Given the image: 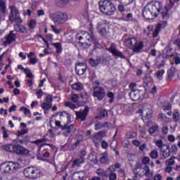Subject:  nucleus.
I'll list each match as a JSON object with an SVG mask.
<instances>
[{
	"instance_id": "0e129e2a",
	"label": "nucleus",
	"mask_w": 180,
	"mask_h": 180,
	"mask_svg": "<svg viewBox=\"0 0 180 180\" xmlns=\"http://www.w3.org/2000/svg\"><path fill=\"white\" fill-rule=\"evenodd\" d=\"M37 95L38 99H40V98H41L43 96V90L38 89L37 91Z\"/></svg>"
},
{
	"instance_id": "13d9d810",
	"label": "nucleus",
	"mask_w": 180,
	"mask_h": 180,
	"mask_svg": "<svg viewBox=\"0 0 180 180\" xmlns=\"http://www.w3.org/2000/svg\"><path fill=\"white\" fill-rule=\"evenodd\" d=\"M150 157L151 158H157L158 157V152L157 150H153L150 153Z\"/></svg>"
},
{
	"instance_id": "20e7f679",
	"label": "nucleus",
	"mask_w": 180,
	"mask_h": 180,
	"mask_svg": "<svg viewBox=\"0 0 180 180\" xmlns=\"http://www.w3.org/2000/svg\"><path fill=\"white\" fill-rule=\"evenodd\" d=\"M2 148L7 153H15L18 155L29 154V150L20 145L8 144L3 146Z\"/></svg>"
},
{
	"instance_id": "a18cd8bd",
	"label": "nucleus",
	"mask_w": 180,
	"mask_h": 180,
	"mask_svg": "<svg viewBox=\"0 0 180 180\" xmlns=\"http://www.w3.org/2000/svg\"><path fill=\"white\" fill-rule=\"evenodd\" d=\"M27 133H29V129H22L20 131H18L17 132V136H23L25 134H27Z\"/></svg>"
},
{
	"instance_id": "052dcab7",
	"label": "nucleus",
	"mask_w": 180,
	"mask_h": 180,
	"mask_svg": "<svg viewBox=\"0 0 180 180\" xmlns=\"http://www.w3.org/2000/svg\"><path fill=\"white\" fill-rule=\"evenodd\" d=\"M124 20L129 22V20H131L133 19V14L129 13L126 17H124Z\"/></svg>"
},
{
	"instance_id": "412c9836",
	"label": "nucleus",
	"mask_w": 180,
	"mask_h": 180,
	"mask_svg": "<svg viewBox=\"0 0 180 180\" xmlns=\"http://www.w3.org/2000/svg\"><path fill=\"white\" fill-rule=\"evenodd\" d=\"M16 39V34H13V31H11L9 34L6 37V40L3 41L4 46H8L11 44L12 41H15Z\"/></svg>"
},
{
	"instance_id": "a211bd4d",
	"label": "nucleus",
	"mask_w": 180,
	"mask_h": 180,
	"mask_svg": "<svg viewBox=\"0 0 180 180\" xmlns=\"http://www.w3.org/2000/svg\"><path fill=\"white\" fill-rule=\"evenodd\" d=\"M76 116L78 119H80L82 122L86 119L88 113H89V108L86 107L84 110H80L79 112L75 111Z\"/></svg>"
},
{
	"instance_id": "9b49d317",
	"label": "nucleus",
	"mask_w": 180,
	"mask_h": 180,
	"mask_svg": "<svg viewBox=\"0 0 180 180\" xmlns=\"http://www.w3.org/2000/svg\"><path fill=\"white\" fill-rule=\"evenodd\" d=\"M51 18L55 23H65L68 19L67 15L64 13H56L51 15Z\"/></svg>"
},
{
	"instance_id": "3c124183",
	"label": "nucleus",
	"mask_w": 180,
	"mask_h": 180,
	"mask_svg": "<svg viewBox=\"0 0 180 180\" xmlns=\"http://www.w3.org/2000/svg\"><path fill=\"white\" fill-rule=\"evenodd\" d=\"M20 110L22 112H24V115H30V110H29L26 107H21L20 108Z\"/></svg>"
},
{
	"instance_id": "2f4dec72",
	"label": "nucleus",
	"mask_w": 180,
	"mask_h": 180,
	"mask_svg": "<svg viewBox=\"0 0 180 180\" xmlns=\"http://www.w3.org/2000/svg\"><path fill=\"white\" fill-rule=\"evenodd\" d=\"M53 46H55V49H56V53L58 54H61L63 52V46H61V43H55L53 44Z\"/></svg>"
},
{
	"instance_id": "4468645a",
	"label": "nucleus",
	"mask_w": 180,
	"mask_h": 180,
	"mask_svg": "<svg viewBox=\"0 0 180 180\" xmlns=\"http://www.w3.org/2000/svg\"><path fill=\"white\" fill-rule=\"evenodd\" d=\"M93 96H94V98H97L98 101H102V99L105 98V90L102 87H95Z\"/></svg>"
},
{
	"instance_id": "473e14b6",
	"label": "nucleus",
	"mask_w": 180,
	"mask_h": 180,
	"mask_svg": "<svg viewBox=\"0 0 180 180\" xmlns=\"http://www.w3.org/2000/svg\"><path fill=\"white\" fill-rule=\"evenodd\" d=\"M90 65H91V67H97V65H99V63H101V59L100 58H97V59H94V58H91L89 60Z\"/></svg>"
},
{
	"instance_id": "69168bd1",
	"label": "nucleus",
	"mask_w": 180,
	"mask_h": 180,
	"mask_svg": "<svg viewBox=\"0 0 180 180\" xmlns=\"http://www.w3.org/2000/svg\"><path fill=\"white\" fill-rule=\"evenodd\" d=\"M78 99H79V96L77 94H72V102H78Z\"/></svg>"
},
{
	"instance_id": "7ed1b4c3",
	"label": "nucleus",
	"mask_w": 180,
	"mask_h": 180,
	"mask_svg": "<svg viewBox=\"0 0 180 180\" xmlns=\"http://www.w3.org/2000/svg\"><path fill=\"white\" fill-rule=\"evenodd\" d=\"M20 165L15 162H6L0 165V174H13L20 169Z\"/></svg>"
},
{
	"instance_id": "0eeeda50",
	"label": "nucleus",
	"mask_w": 180,
	"mask_h": 180,
	"mask_svg": "<svg viewBox=\"0 0 180 180\" xmlns=\"http://www.w3.org/2000/svg\"><path fill=\"white\" fill-rule=\"evenodd\" d=\"M40 169L35 167H28L24 169V175L28 179H37L41 176Z\"/></svg>"
},
{
	"instance_id": "338daca9",
	"label": "nucleus",
	"mask_w": 180,
	"mask_h": 180,
	"mask_svg": "<svg viewBox=\"0 0 180 180\" xmlns=\"http://www.w3.org/2000/svg\"><path fill=\"white\" fill-rule=\"evenodd\" d=\"M0 115H4V116L8 115V110L0 108Z\"/></svg>"
},
{
	"instance_id": "ea45409f",
	"label": "nucleus",
	"mask_w": 180,
	"mask_h": 180,
	"mask_svg": "<svg viewBox=\"0 0 180 180\" xmlns=\"http://www.w3.org/2000/svg\"><path fill=\"white\" fill-rule=\"evenodd\" d=\"M36 20H30L28 22V27L30 29H31V30H33V29L36 27Z\"/></svg>"
},
{
	"instance_id": "bf43d9fd",
	"label": "nucleus",
	"mask_w": 180,
	"mask_h": 180,
	"mask_svg": "<svg viewBox=\"0 0 180 180\" xmlns=\"http://www.w3.org/2000/svg\"><path fill=\"white\" fill-rule=\"evenodd\" d=\"M173 58H174V63H175V64L176 65H178V64H180V58H179V56H173Z\"/></svg>"
},
{
	"instance_id": "72a5a7b5",
	"label": "nucleus",
	"mask_w": 180,
	"mask_h": 180,
	"mask_svg": "<svg viewBox=\"0 0 180 180\" xmlns=\"http://www.w3.org/2000/svg\"><path fill=\"white\" fill-rule=\"evenodd\" d=\"M63 117L66 119L68 122H70V120H71V118L70 117V114H68V112H67L66 111L60 112V119H63Z\"/></svg>"
},
{
	"instance_id": "09e8293b",
	"label": "nucleus",
	"mask_w": 180,
	"mask_h": 180,
	"mask_svg": "<svg viewBox=\"0 0 180 180\" xmlns=\"http://www.w3.org/2000/svg\"><path fill=\"white\" fill-rule=\"evenodd\" d=\"M108 98H110L109 102L110 103H112V102L115 101V94L112 92H108L107 94Z\"/></svg>"
},
{
	"instance_id": "1a4fd4ad",
	"label": "nucleus",
	"mask_w": 180,
	"mask_h": 180,
	"mask_svg": "<svg viewBox=\"0 0 180 180\" xmlns=\"http://www.w3.org/2000/svg\"><path fill=\"white\" fill-rule=\"evenodd\" d=\"M175 2H179V0H169V4L162 9L160 13L163 19H168L169 18V10L172 9Z\"/></svg>"
},
{
	"instance_id": "bb28decb",
	"label": "nucleus",
	"mask_w": 180,
	"mask_h": 180,
	"mask_svg": "<svg viewBox=\"0 0 180 180\" xmlns=\"http://www.w3.org/2000/svg\"><path fill=\"white\" fill-rule=\"evenodd\" d=\"M46 140L44 139H38L35 141H32V143H33L34 144H36L37 146H39V151H40V150H41V147H44V146H51L50 144H46V143H43L44 141H45Z\"/></svg>"
},
{
	"instance_id": "c85d7f7f",
	"label": "nucleus",
	"mask_w": 180,
	"mask_h": 180,
	"mask_svg": "<svg viewBox=\"0 0 180 180\" xmlns=\"http://www.w3.org/2000/svg\"><path fill=\"white\" fill-rule=\"evenodd\" d=\"M72 89H74L75 91H82V89H84V86L79 83H75L72 85Z\"/></svg>"
},
{
	"instance_id": "4be33fe9",
	"label": "nucleus",
	"mask_w": 180,
	"mask_h": 180,
	"mask_svg": "<svg viewBox=\"0 0 180 180\" xmlns=\"http://www.w3.org/2000/svg\"><path fill=\"white\" fill-rule=\"evenodd\" d=\"M105 136H106V132L103 131H101L98 134H96L93 137V141L95 143V145L98 146L99 141H101L102 139H103V137H105Z\"/></svg>"
},
{
	"instance_id": "cd10ccee",
	"label": "nucleus",
	"mask_w": 180,
	"mask_h": 180,
	"mask_svg": "<svg viewBox=\"0 0 180 180\" xmlns=\"http://www.w3.org/2000/svg\"><path fill=\"white\" fill-rule=\"evenodd\" d=\"M14 29L16 32H20V33H26V27L19 24L14 25Z\"/></svg>"
},
{
	"instance_id": "aec40b11",
	"label": "nucleus",
	"mask_w": 180,
	"mask_h": 180,
	"mask_svg": "<svg viewBox=\"0 0 180 180\" xmlns=\"http://www.w3.org/2000/svg\"><path fill=\"white\" fill-rule=\"evenodd\" d=\"M108 51H110V53H112V56H115V57H120V58H124L123 53H122V52L116 49L115 44H112L110 47L108 49Z\"/></svg>"
},
{
	"instance_id": "37998d69",
	"label": "nucleus",
	"mask_w": 180,
	"mask_h": 180,
	"mask_svg": "<svg viewBox=\"0 0 180 180\" xmlns=\"http://www.w3.org/2000/svg\"><path fill=\"white\" fill-rule=\"evenodd\" d=\"M41 108L44 110H49V109H50L51 108V103H44L42 105H41Z\"/></svg>"
},
{
	"instance_id": "f03ea898",
	"label": "nucleus",
	"mask_w": 180,
	"mask_h": 180,
	"mask_svg": "<svg viewBox=\"0 0 180 180\" xmlns=\"http://www.w3.org/2000/svg\"><path fill=\"white\" fill-rule=\"evenodd\" d=\"M77 40H79V43L81 46H84L85 49L89 47L95 42L94 41V34L92 30H90V33L85 31H81L78 32L76 35ZM81 40L85 41L84 42H81Z\"/></svg>"
},
{
	"instance_id": "c03bdc74",
	"label": "nucleus",
	"mask_w": 180,
	"mask_h": 180,
	"mask_svg": "<svg viewBox=\"0 0 180 180\" xmlns=\"http://www.w3.org/2000/svg\"><path fill=\"white\" fill-rule=\"evenodd\" d=\"M179 112L178 110H175L174 112L173 113V119L175 122H179Z\"/></svg>"
},
{
	"instance_id": "8fccbe9b",
	"label": "nucleus",
	"mask_w": 180,
	"mask_h": 180,
	"mask_svg": "<svg viewBox=\"0 0 180 180\" xmlns=\"http://www.w3.org/2000/svg\"><path fill=\"white\" fill-rule=\"evenodd\" d=\"M1 130L3 131L4 139H8V137H9V134H8V130H6V128H5V127H2Z\"/></svg>"
},
{
	"instance_id": "e433bc0d",
	"label": "nucleus",
	"mask_w": 180,
	"mask_h": 180,
	"mask_svg": "<svg viewBox=\"0 0 180 180\" xmlns=\"http://www.w3.org/2000/svg\"><path fill=\"white\" fill-rule=\"evenodd\" d=\"M164 74H165V70H160L156 72L155 76L158 78V79H162Z\"/></svg>"
},
{
	"instance_id": "774afa93",
	"label": "nucleus",
	"mask_w": 180,
	"mask_h": 180,
	"mask_svg": "<svg viewBox=\"0 0 180 180\" xmlns=\"http://www.w3.org/2000/svg\"><path fill=\"white\" fill-rule=\"evenodd\" d=\"M154 180H162V175L158 174L154 176Z\"/></svg>"
},
{
	"instance_id": "a19ab883",
	"label": "nucleus",
	"mask_w": 180,
	"mask_h": 180,
	"mask_svg": "<svg viewBox=\"0 0 180 180\" xmlns=\"http://www.w3.org/2000/svg\"><path fill=\"white\" fill-rule=\"evenodd\" d=\"M156 131H158V125L152 126V127L148 129V132H149L150 134H154V133H156Z\"/></svg>"
},
{
	"instance_id": "39448f33",
	"label": "nucleus",
	"mask_w": 180,
	"mask_h": 180,
	"mask_svg": "<svg viewBox=\"0 0 180 180\" xmlns=\"http://www.w3.org/2000/svg\"><path fill=\"white\" fill-rule=\"evenodd\" d=\"M99 8L101 12L104 13V15H111L115 13L116 8L115 5L112 4L109 0L101 1L99 2Z\"/></svg>"
},
{
	"instance_id": "c756f323",
	"label": "nucleus",
	"mask_w": 180,
	"mask_h": 180,
	"mask_svg": "<svg viewBox=\"0 0 180 180\" xmlns=\"http://www.w3.org/2000/svg\"><path fill=\"white\" fill-rule=\"evenodd\" d=\"M100 161L102 164H106L109 161V158L108 157V153H104L101 154L100 158Z\"/></svg>"
},
{
	"instance_id": "603ef678",
	"label": "nucleus",
	"mask_w": 180,
	"mask_h": 180,
	"mask_svg": "<svg viewBox=\"0 0 180 180\" xmlns=\"http://www.w3.org/2000/svg\"><path fill=\"white\" fill-rule=\"evenodd\" d=\"M30 63L32 65H34L35 64H37V63H39V59L36 57L31 58L30 59Z\"/></svg>"
},
{
	"instance_id": "393cba45",
	"label": "nucleus",
	"mask_w": 180,
	"mask_h": 180,
	"mask_svg": "<svg viewBox=\"0 0 180 180\" xmlns=\"http://www.w3.org/2000/svg\"><path fill=\"white\" fill-rule=\"evenodd\" d=\"M62 130L64 136H68V134H70V133H72L75 129H74V125L71 124L69 126L65 125L64 127H62Z\"/></svg>"
},
{
	"instance_id": "864d4df0",
	"label": "nucleus",
	"mask_w": 180,
	"mask_h": 180,
	"mask_svg": "<svg viewBox=\"0 0 180 180\" xmlns=\"http://www.w3.org/2000/svg\"><path fill=\"white\" fill-rule=\"evenodd\" d=\"M65 106H68V108H70V109H75L76 106L74 105V103H70L69 101H66L65 103Z\"/></svg>"
},
{
	"instance_id": "de8ad7c7",
	"label": "nucleus",
	"mask_w": 180,
	"mask_h": 180,
	"mask_svg": "<svg viewBox=\"0 0 180 180\" xmlns=\"http://www.w3.org/2000/svg\"><path fill=\"white\" fill-rule=\"evenodd\" d=\"M174 158H170L169 160L166 161V165L168 167H172L174 164H175V160H174Z\"/></svg>"
},
{
	"instance_id": "4c0bfd02",
	"label": "nucleus",
	"mask_w": 180,
	"mask_h": 180,
	"mask_svg": "<svg viewBox=\"0 0 180 180\" xmlns=\"http://www.w3.org/2000/svg\"><path fill=\"white\" fill-rule=\"evenodd\" d=\"M80 164H84V158L80 157L79 158L76 159L73 162V166H79Z\"/></svg>"
},
{
	"instance_id": "9d476101",
	"label": "nucleus",
	"mask_w": 180,
	"mask_h": 180,
	"mask_svg": "<svg viewBox=\"0 0 180 180\" xmlns=\"http://www.w3.org/2000/svg\"><path fill=\"white\" fill-rule=\"evenodd\" d=\"M155 143L158 148H160L164 158H168L169 157V146L164 145L161 139L155 141Z\"/></svg>"
},
{
	"instance_id": "5fc2aeb1",
	"label": "nucleus",
	"mask_w": 180,
	"mask_h": 180,
	"mask_svg": "<svg viewBox=\"0 0 180 180\" xmlns=\"http://www.w3.org/2000/svg\"><path fill=\"white\" fill-rule=\"evenodd\" d=\"M162 109L163 110H169V109H171V105L169 103H166L162 105Z\"/></svg>"
},
{
	"instance_id": "e2e57ef3",
	"label": "nucleus",
	"mask_w": 180,
	"mask_h": 180,
	"mask_svg": "<svg viewBox=\"0 0 180 180\" xmlns=\"http://www.w3.org/2000/svg\"><path fill=\"white\" fill-rule=\"evenodd\" d=\"M167 140L170 143H174L175 141V136L174 135H168Z\"/></svg>"
},
{
	"instance_id": "dca6fc26",
	"label": "nucleus",
	"mask_w": 180,
	"mask_h": 180,
	"mask_svg": "<svg viewBox=\"0 0 180 180\" xmlns=\"http://www.w3.org/2000/svg\"><path fill=\"white\" fill-rule=\"evenodd\" d=\"M6 1L0 0V22L5 20V13H6Z\"/></svg>"
},
{
	"instance_id": "79ce46f5",
	"label": "nucleus",
	"mask_w": 180,
	"mask_h": 180,
	"mask_svg": "<svg viewBox=\"0 0 180 180\" xmlns=\"http://www.w3.org/2000/svg\"><path fill=\"white\" fill-rule=\"evenodd\" d=\"M169 155L171 154V153L172 154H175L176 153V151H178V146H176V145L174 144L171 146V148H169Z\"/></svg>"
},
{
	"instance_id": "6e6d98bb",
	"label": "nucleus",
	"mask_w": 180,
	"mask_h": 180,
	"mask_svg": "<svg viewBox=\"0 0 180 180\" xmlns=\"http://www.w3.org/2000/svg\"><path fill=\"white\" fill-rule=\"evenodd\" d=\"M145 170H146V175L147 176H153V173L151 172H150V167H148V166H146L145 167Z\"/></svg>"
},
{
	"instance_id": "49530a36",
	"label": "nucleus",
	"mask_w": 180,
	"mask_h": 180,
	"mask_svg": "<svg viewBox=\"0 0 180 180\" xmlns=\"http://www.w3.org/2000/svg\"><path fill=\"white\" fill-rule=\"evenodd\" d=\"M89 159L91 161H93L95 164H98V158H96V155L95 153H91L89 155Z\"/></svg>"
},
{
	"instance_id": "5701e85b",
	"label": "nucleus",
	"mask_w": 180,
	"mask_h": 180,
	"mask_svg": "<svg viewBox=\"0 0 180 180\" xmlns=\"http://www.w3.org/2000/svg\"><path fill=\"white\" fill-rule=\"evenodd\" d=\"M139 113H141V116H142V117H146V119H150V117H151L153 110L150 108H146L143 110H139Z\"/></svg>"
},
{
	"instance_id": "6e6552de",
	"label": "nucleus",
	"mask_w": 180,
	"mask_h": 180,
	"mask_svg": "<svg viewBox=\"0 0 180 180\" xmlns=\"http://www.w3.org/2000/svg\"><path fill=\"white\" fill-rule=\"evenodd\" d=\"M11 15L9 16L10 20L12 23H22V19L19 16V11L15 6H10Z\"/></svg>"
},
{
	"instance_id": "f8f14e48",
	"label": "nucleus",
	"mask_w": 180,
	"mask_h": 180,
	"mask_svg": "<svg viewBox=\"0 0 180 180\" xmlns=\"http://www.w3.org/2000/svg\"><path fill=\"white\" fill-rule=\"evenodd\" d=\"M24 73L25 74L26 78H28L25 80V82L29 88L32 89L33 88V84H34V75L32 73V70L27 68L24 70Z\"/></svg>"
},
{
	"instance_id": "a878e982",
	"label": "nucleus",
	"mask_w": 180,
	"mask_h": 180,
	"mask_svg": "<svg viewBox=\"0 0 180 180\" xmlns=\"http://www.w3.org/2000/svg\"><path fill=\"white\" fill-rule=\"evenodd\" d=\"M97 29L98 33L101 34L102 36H105V34L106 33V28L105 26V23L103 22H98L97 25Z\"/></svg>"
},
{
	"instance_id": "423d86ee",
	"label": "nucleus",
	"mask_w": 180,
	"mask_h": 180,
	"mask_svg": "<svg viewBox=\"0 0 180 180\" xmlns=\"http://www.w3.org/2000/svg\"><path fill=\"white\" fill-rule=\"evenodd\" d=\"M124 44L127 47H129V49H133L134 51L136 53H139L144 47L143 41H137V39L135 37L126 39Z\"/></svg>"
},
{
	"instance_id": "f257e3e1",
	"label": "nucleus",
	"mask_w": 180,
	"mask_h": 180,
	"mask_svg": "<svg viewBox=\"0 0 180 180\" xmlns=\"http://www.w3.org/2000/svg\"><path fill=\"white\" fill-rule=\"evenodd\" d=\"M161 9H162V3H161V1H151L144 7L143 10V16L146 20L157 18Z\"/></svg>"
},
{
	"instance_id": "f3484780",
	"label": "nucleus",
	"mask_w": 180,
	"mask_h": 180,
	"mask_svg": "<svg viewBox=\"0 0 180 180\" xmlns=\"http://www.w3.org/2000/svg\"><path fill=\"white\" fill-rule=\"evenodd\" d=\"M76 74L77 75H84L86 71V64L84 63H79L75 67Z\"/></svg>"
},
{
	"instance_id": "6ab92c4d",
	"label": "nucleus",
	"mask_w": 180,
	"mask_h": 180,
	"mask_svg": "<svg viewBox=\"0 0 180 180\" xmlns=\"http://www.w3.org/2000/svg\"><path fill=\"white\" fill-rule=\"evenodd\" d=\"M120 5L118 6V11L123 13V12H126V9H124V6H127V5H130L133 0H118Z\"/></svg>"
},
{
	"instance_id": "680f3d73",
	"label": "nucleus",
	"mask_w": 180,
	"mask_h": 180,
	"mask_svg": "<svg viewBox=\"0 0 180 180\" xmlns=\"http://www.w3.org/2000/svg\"><path fill=\"white\" fill-rule=\"evenodd\" d=\"M51 27L53 32H54V33H56V34H58V33H60V30L57 28L56 25H51Z\"/></svg>"
},
{
	"instance_id": "b1692460",
	"label": "nucleus",
	"mask_w": 180,
	"mask_h": 180,
	"mask_svg": "<svg viewBox=\"0 0 180 180\" xmlns=\"http://www.w3.org/2000/svg\"><path fill=\"white\" fill-rule=\"evenodd\" d=\"M109 176L110 180H115L117 178L116 173H115V167L113 165L110 166L108 169V172H107V176Z\"/></svg>"
},
{
	"instance_id": "f704fd0d",
	"label": "nucleus",
	"mask_w": 180,
	"mask_h": 180,
	"mask_svg": "<svg viewBox=\"0 0 180 180\" xmlns=\"http://www.w3.org/2000/svg\"><path fill=\"white\" fill-rule=\"evenodd\" d=\"M159 119L163 122L164 123H169V122H171V119L169 117H167L164 114H160L159 115Z\"/></svg>"
},
{
	"instance_id": "2eb2a0df",
	"label": "nucleus",
	"mask_w": 180,
	"mask_h": 180,
	"mask_svg": "<svg viewBox=\"0 0 180 180\" xmlns=\"http://www.w3.org/2000/svg\"><path fill=\"white\" fill-rule=\"evenodd\" d=\"M168 22L167 21H160L156 25V27L153 32V37L154 39L160 34V32H161V29H164V27H167Z\"/></svg>"
},
{
	"instance_id": "4d7b16f0",
	"label": "nucleus",
	"mask_w": 180,
	"mask_h": 180,
	"mask_svg": "<svg viewBox=\"0 0 180 180\" xmlns=\"http://www.w3.org/2000/svg\"><path fill=\"white\" fill-rule=\"evenodd\" d=\"M106 116H108V111H106L105 110H104L100 112V118L101 119H103V117H106Z\"/></svg>"
},
{
	"instance_id": "58836bf2",
	"label": "nucleus",
	"mask_w": 180,
	"mask_h": 180,
	"mask_svg": "<svg viewBox=\"0 0 180 180\" xmlns=\"http://www.w3.org/2000/svg\"><path fill=\"white\" fill-rule=\"evenodd\" d=\"M169 78H173L175 77V68L172 67L167 72Z\"/></svg>"
},
{
	"instance_id": "ddd939ff",
	"label": "nucleus",
	"mask_w": 180,
	"mask_h": 180,
	"mask_svg": "<svg viewBox=\"0 0 180 180\" xmlns=\"http://www.w3.org/2000/svg\"><path fill=\"white\" fill-rule=\"evenodd\" d=\"M144 94V92H143V91H140V90H132L130 93H129V97L131 98V101H140V99H142L143 98H144V96H143V94Z\"/></svg>"
},
{
	"instance_id": "7c9ffc66",
	"label": "nucleus",
	"mask_w": 180,
	"mask_h": 180,
	"mask_svg": "<svg viewBox=\"0 0 180 180\" xmlns=\"http://www.w3.org/2000/svg\"><path fill=\"white\" fill-rule=\"evenodd\" d=\"M54 117H56V116H52V117L50 120V126L51 127H53V124L54 123L55 125L56 126V127H60V126H61V122H60V121L58 120H55Z\"/></svg>"
},
{
	"instance_id": "c9c22d12",
	"label": "nucleus",
	"mask_w": 180,
	"mask_h": 180,
	"mask_svg": "<svg viewBox=\"0 0 180 180\" xmlns=\"http://www.w3.org/2000/svg\"><path fill=\"white\" fill-rule=\"evenodd\" d=\"M96 174L98 176H108V170L106 172L103 169H98L96 170Z\"/></svg>"
}]
</instances>
